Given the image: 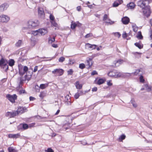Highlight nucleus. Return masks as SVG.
<instances>
[{
	"label": "nucleus",
	"instance_id": "nucleus-1",
	"mask_svg": "<svg viewBox=\"0 0 152 152\" xmlns=\"http://www.w3.org/2000/svg\"><path fill=\"white\" fill-rule=\"evenodd\" d=\"M39 24V21L37 20H30L28 21L27 26L28 28H32L38 26Z\"/></svg>",
	"mask_w": 152,
	"mask_h": 152
},
{
	"label": "nucleus",
	"instance_id": "nucleus-2",
	"mask_svg": "<svg viewBox=\"0 0 152 152\" xmlns=\"http://www.w3.org/2000/svg\"><path fill=\"white\" fill-rule=\"evenodd\" d=\"M108 75L111 77L114 78L119 77L121 76L122 74L121 72H119L117 70H113L110 71L108 74Z\"/></svg>",
	"mask_w": 152,
	"mask_h": 152
},
{
	"label": "nucleus",
	"instance_id": "nucleus-3",
	"mask_svg": "<svg viewBox=\"0 0 152 152\" xmlns=\"http://www.w3.org/2000/svg\"><path fill=\"white\" fill-rule=\"evenodd\" d=\"M19 73L20 75L23 76L28 70V67L26 66L23 67L21 65H18Z\"/></svg>",
	"mask_w": 152,
	"mask_h": 152
},
{
	"label": "nucleus",
	"instance_id": "nucleus-4",
	"mask_svg": "<svg viewBox=\"0 0 152 152\" xmlns=\"http://www.w3.org/2000/svg\"><path fill=\"white\" fill-rule=\"evenodd\" d=\"M10 20V17L7 15H0V23H7Z\"/></svg>",
	"mask_w": 152,
	"mask_h": 152
},
{
	"label": "nucleus",
	"instance_id": "nucleus-5",
	"mask_svg": "<svg viewBox=\"0 0 152 152\" xmlns=\"http://www.w3.org/2000/svg\"><path fill=\"white\" fill-rule=\"evenodd\" d=\"M6 97L10 102L14 103L15 100L17 99V96L15 94L13 95L8 94L6 95Z\"/></svg>",
	"mask_w": 152,
	"mask_h": 152
},
{
	"label": "nucleus",
	"instance_id": "nucleus-6",
	"mask_svg": "<svg viewBox=\"0 0 152 152\" xmlns=\"http://www.w3.org/2000/svg\"><path fill=\"white\" fill-rule=\"evenodd\" d=\"M64 71L62 69H56L52 71L53 74H56V76H60L62 75L64 73Z\"/></svg>",
	"mask_w": 152,
	"mask_h": 152
},
{
	"label": "nucleus",
	"instance_id": "nucleus-7",
	"mask_svg": "<svg viewBox=\"0 0 152 152\" xmlns=\"http://www.w3.org/2000/svg\"><path fill=\"white\" fill-rule=\"evenodd\" d=\"M143 9L144 10L143 11V15L147 17H149L151 13V8L150 6H147L146 7Z\"/></svg>",
	"mask_w": 152,
	"mask_h": 152
},
{
	"label": "nucleus",
	"instance_id": "nucleus-8",
	"mask_svg": "<svg viewBox=\"0 0 152 152\" xmlns=\"http://www.w3.org/2000/svg\"><path fill=\"white\" fill-rule=\"evenodd\" d=\"M147 2H148V0H140L138 2L137 5L142 9H144L146 7L145 5Z\"/></svg>",
	"mask_w": 152,
	"mask_h": 152
},
{
	"label": "nucleus",
	"instance_id": "nucleus-9",
	"mask_svg": "<svg viewBox=\"0 0 152 152\" xmlns=\"http://www.w3.org/2000/svg\"><path fill=\"white\" fill-rule=\"evenodd\" d=\"M26 110V108L25 107L19 106L18 107L17 111H15L17 113V115L23 113Z\"/></svg>",
	"mask_w": 152,
	"mask_h": 152
},
{
	"label": "nucleus",
	"instance_id": "nucleus-10",
	"mask_svg": "<svg viewBox=\"0 0 152 152\" xmlns=\"http://www.w3.org/2000/svg\"><path fill=\"white\" fill-rule=\"evenodd\" d=\"M28 125L26 124H20L18 126V130H25L28 128Z\"/></svg>",
	"mask_w": 152,
	"mask_h": 152
},
{
	"label": "nucleus",
	"instance_id": "nucleus-11",
	"mask_svg": "<svg viewBox=\"0 0 152 152\" xmlns=\"http://www.w3.org/2000/svg\"><path fill=\"white\" fill-rule=\"evenodd\" d=\"M17 115V113L15 111L12 112H8L6 113L5 115L7 117H9L10 118H13Z\"/></svg>",
	"mask_w": 152,
	"mask_h": 152
},
{
	"label": "nucleus",
	"instance_id": "nucleus-12",
	"mask_svg": "<svg viewBox=\"0 0 152 152\" xmlns=\"http://www.w3.org/2000/svg\"><path fill=\"white\" fill-rule=\"evenodd\" d=\"M9 5L6 3H4L0 6V12H1L6 10L8 7Z\"/></svg>",
	"mask_w": 152,
	"mask_h": 152
},
{
	"label": "nucleus",
	"instance_id": "nucleus-13",
	"mask_svg": "<svg viewBox=\"0 0 152 152\" xmlns=\"http://www.w3.org/2000/svg\"><path fill=\"white\" fill-rule=\"evenodd\" d=\"M103 19L106 23H109L110 24H113L114 22L111 21L110 19L108 18V16L106 14L104 15Z\"/></svg>",
	"mask_w": 152,
	"mask_h": 152
},
{
	"label": "nucleus",
	"instance_id": "nucleus-14",
	"mask_svg": "<svg viewBox=\"0 0 152 152\" xmlns=\"http://www.w3.org/2000/svg\"><path fill=\"white\" fill-rule=\"evenodd\" d=\"M18 81L19 83V86L20 87L22 86V85L23 83L24 82L26 81V80L24 77L21 76L18 78Z\"/></svg>",
	"mask_w": 152,
	"mask_h": 152
},
{
	"label": "nucleus",
	"instance_id": "nucleus-15",
	"mask_svg": "<svg viewBox=\"0 0 152 152\" xmlns=\"http://www.w3.org/2000/svg\"><path fill=\"white\" fill-rule=\"evenodd\" d=\"M38 13L39 16L43 18L44 17V12L42 8H38Z\"/></svg>",
	"mask_w": 152,
	"mask_h": 152
},
{
	"label": "nucleus",
	"instance_id": "nucleus-16",
	"mask_svg": "<svg viewBox=\"0 0 152 152\" xmlns=\"http://www.w3.org/2000/svg\"><path fill=\"white\" fill-rule=\"evenodd\" d=\"M122 22L124 24H127L129 22V19L128 17H125L121 19Z\"/></svg>",
	"mask_w": 152,
	"mask_h": 152
},
{
	"label": "nucleus",
	"instance_id": "nucleus-17",
	"mask_svg": "<svg viewBox=\"0 0 152 152\" xmlns=\"http://www.w3.org/2000/svg\"><path fill=\"white\" fill-rule=\"evenodd\" d=\"M92 58H87L86 60V65L88 66V68H90L92 64Z\"/></svg>",
	"mask_w": 152,
	"mask_h": 152
},
{
	"label": "nucleus",
	"instance_id": "nucleus-18",
	"mask_svg": "<svg viewBox=\"0 0 152 152\" xmlns=\"http://www.w3.org/2000/svg\"><path fill=\"white\" fill-rule=\"evenodd\" d=\"M39 34L41 35H44L47 33L48 31L47 29H41L38 30Z\"/></svg>",
	"mask_w": 152,
	"mask_h": 152
},
{
	"label": "nucleus",
	"instance_id": "nucleus-19",
	"mask_svg": "<svg viewBox=\"0 0 152 152\" xmlns=\"http://www.w3.org/2000/svg\"><path fill=\"white\" fill-rule=\"evenodd\" d=\"M123 62L124 61L122 59H119L116 61H115L114 62L115 66H118L120 64H122Z\"/></svg>",
	"mask_w": 152,
	"mask_h": 152
},
{
	"label": "nucleus",
	"instance_id": "nucleus-20",
	"mask_svg": "<svg viewBox=\"0 0 152 152\" xmlns=\"http://www.w3.org/2000/svg\"><path fill=\"white\" fill-rule=\"evenodd\" d=\"M127 7L131 9H134L135 6V5L134 3L131 2L127 5Z\"/></svg>",
	"mask_w": 152,
	"mask_h": 152
},
{
	"label": "nucleus",
	"instance_id": "nucleus-21",
	"mask_svg": "<svg viewBox=\"0 0 152 152\" xmlns=\"http://www.w3.org/2000/svg\"><path fill=\"white\" fill-rule=\"evenodd\" d=\"M32 77L31 73H29V74L28 75L27 74L25 75L24 77L25 79L26 80H27L28 81H29L31 79Z\"/></svg>",
	"mask_w": 152,
	"mask_h": 152
},
{
	"label": "nucleus",
	"instance_id": "nucleus-22",
	"mask_svg": "<svg viewBox=\"0 0 152 152\" xmlns=\"http://www.w3.org/2000/svg\"><path fill=\"white\" fill-rule=\"evenodd\" d=\"M75 85L77 89H80L82 87V85L80 84L79 82V81H76L75 83Z\"/></svg>",
	"mask_w": 152,
	"mask_h": 152
},
{
	"label": "nucleus",
	"instance_id": "nucleus-23",
	"mask_svg": "<svg viewBox=\"0 0 152 152\" xmlns=\"http://www.w3.org/2000/svg\"><path fill=\"white\" fill-rule=\"evenodd\" d=\"M8 136L10 138H16L20 136V135L19 134H9Z\"/></svg>",
	"mask_w": 152,
	"mask_h": 152
},
{
	"label": "nucleus",
	"instance_id": "nucleus-24",
	"mask_svg": "<svg viewBox=\"0 0 152 152\" xmlns=\"http://www.w3.org/2000/svg\"><path fill=\"white\" fill-rule=\"evenodd\" d=\"M7 62V61L3 58H2L0 60V66L2 67L4 64H6Z\"/></svg>",
	"mask_w": 152,
	"mask_h": 152
},
{
	"label": "nucleus",
	"instance_id": "nucleus-25",
	"mask_svg": "<svg viewBox=\"0 0 152 152\" xmlns=\"http://www.w3.org/2000/svg\"><path fill=\"white\" fill-rule=\"evenodd\" d=\"M86 45L88 46V48H92V49H95L97 46L96 45H91L89 43H87Z\"/></svg>",
	"mask_w": 152,
	"mask_h": 152
},
{
	"label": "nucleus",
	"instance_id": "nucleus-26",
	"mask_svg": "<svg viewBox=\"0 0 152 152\" xmlns=\"http://www.w3.org/2000/svg\"><path fill=\"white\" fill-rule=\"evenodd\" d=\"M48 86V83L42 84L40 85L39 88L42 89H44L47 87Z\"/></svg>",
	"mask_w": 152,
	"mask_h": 152
},
{
	"label": "nucleus",
	"instance_id": "nucleus-27",
	"mask_svg": "<svg viewBox=\"0 0 152 152\" xmlns=\"http://www.w3.org/2000/svg\"><path fill=\"white\" fill-rule=\"evenodd\" d=\"M134 45L136 47H137L138 48L140 49L142 48L143 45L141 43L136 42L134 43Z\"/></svg>",
	"mask_w": 152,
	"mask_h": 152
},
{
	"label": "nucleus",
	"instance_id": "nucleus-28",
	"mask_svg": "<svg viewBox=\"0 0 152 152\" xmlns=\"http://www.w3.org/2000/svg\"><path fill=\"white\" fill-rule=\"evenodd\" d=\"M15 61L13 59H10L8 63L10 66H12L15 64Z\"/></svg>",
	"mask_w": 152,
	"mask_h": 152
},
{
	"label": "nucleus",
	"instance_id": "nucleus-29",
	"mask_svg": "<svg viewBox=\"0 0 152 152\" xmlns=\"http://www.w3.org/2000/svg\"><path fill=\"white\" fill-rule=\"evenodd\" d=\"M31 45L33 46H34L36 44V41L34 38H31Z\"/></svg>",
	"mask_w": 152,
	"mask_h": 152
},
{
	"label": "nucleus",
	"instance_id": "nucleus-30",
	"mask_svg": "<svg viewBox=\"0 0 152 152\" xmlns=\"http://www.w3.org/2000/svg\"><path fill=\"white\" fill-rule=\"evenodd\" d=\"M9 152H18L17 150L15 149L13 147H9L8 148Z\"/></svg>",
	"mask_w": 152,
	"mask_h": 152
},
{
	"label": "nucleus",
	"instance_id": "nucleus-31",
	"mask_svg": "<svg viewBox=\"0 0 152 152\" xmlns=\"http://www.w3.org/2000/svg\"><path fill=\"white\" fill-rule=\"evenodd\" d=\"M105 80L102 78L99 79L97 81V84L99 85H101L103 84L105 82Z\"/></svg>",
	"mask_w": 152,
	"mask_h": 152
},
{
	"label": "nucleus",
	"instance_id": "nucleus-32",
	"mask_svg": "<svg viewBox=\"0 0 152 152\" xmlns=\"http://www.w3.org/2000/svg\"><path fill=\"white\" fill-rule=\"evenodd\" d=\"M55 37H53V38L50 37L48 38V42L49 43L52 44L53 42L55 41Z\"/></svg>",
	"mask_w": 152,
	"mask_h": 152
},
{
	"label": "nucleus",
	"instance_id": "nucleus-33",
	"mask_svg": "<svg viewBox=\"0 0 152 152\" xmlns=\"http://www.w3.org/2000/svg\"><path fill=\"white\" fill-rule=\"evenodd\" d=\"M22 41L21 40H19L15 44V46L17 47H19L21 45L22 43Z\"/></svg>",
	"mask_w": 152,
	"mask_h": 152
},
{
	"label": "nucleus",
	"instance_id": "nucleus-34",
	"mask_svg": "<svg viewBox=\"0 0 152 152\" xmlns=\"http://www.w3.org/2000/svg\"><path fill=\"white\" fill-rule=\"evenodd\" d=\"M48 14H50L49 18L50 20L52 21L54 20L55 19V18L54 16L52 14V13L51 12H48Z\"/></svg>",
	"mask_w": 152,
	"mask_h": 152
},
{
	"label": "nucleus",
	"instance_id": "nucleus-35",
	"mask_svg": "<svg viewBox=\"0 0 152 152\" xmlns=\"http://www.w3.org/2000/svg\"><path fill=\"white\" fill-rule=\"evenodd\" d=\"M77 92L78 93L80 96H82L85 94L87 92L86 91H85L84 92H83L82 90L80 91L78 90Z\"/></svg>",
	"mask_w": 152,
	"mask_h": 152
},
{
	"label": "nucleus",
	"instance_id": "nucleus-36",
	"mask_svg": "<svg viewBox=\"0 0 152 152\" xmlns=\"http://www.w3.org/2000/svg\"><path fill=\"white\" fill-rule=\"evenodd\" d=\"M144 86L145 88L146 89V90L147 91H151V88L149 87L148 85L147 84H145L144 85Z\"/></svg>",
	"mask_w": 152,
	"mask_h": 152
},
{
	"label": "nucleus",
	"instance_id": "nucleus-37",
	"mask_svg": "<svg viewBox=\"0 0 152 152\" xmlns=\"http://www.w3.org/2000/svg\"><path fill=\"white\" fill-rule=\"evenodd\" d=\"M77 25L76 23H72L71 26V28L72 29H74L77 26Z\"/></svg>",
	"mask_w": 152,
	"mask_h": 152
},
{
	"label": "nucleus",
	"instance_id": "nucleus-38",
	"mask_svg": "<svg viewBox=\"0 0 152 152\" xmlns=\"http://www.w3.org/2000/svg\"><path fill=\"white\" fill-rule=\"evenodd\" d=\"M137 37L139 39H142L143 38V37L142 35L141 32L140 31L139 32L137 36Z\"/></svg>",
	"mask_w": 152,
	"mask_h": 152
},
{
	"label": "nucleus",
	"instance_id": "nucleus-39",
	"mask_svg": "<svg viewBox=\"0 0 152 152\" xmlns=\"http://www.w3.org/2000/svg\"><path fill=\"white\" fill-rule=\"evenodd\" d=\"M119 4H120L117 1H115L113 3V7H118Z\"/></svg>",
	"mask_w": 152,
	"mask_h": 152
},
{
	"label": "nucleus",
	"instance_id": "nucleus-40",
	"mask_svg": "<svg viewBox=\"0 0 152 152\" xmlns=\"http://www.w3.org/2000/svg\"><path fill=\"white\" fill-rule=\"evenodd\" d=\"M65 58L63 57H61L58 59V61L62 63L65 61Z\"/></svg>",
	"mask_w": 152,
	"mask_h": 152
},
{
	"label": "nucleus",
	"instance_id": "nucleus-41",
	"mask_svg": "<svg viewBox=\"0 0 152 152\" xmlns=\"http://www.w3.org/2000/svg\"><path fill=\"white\" fill-rule=\"evenodd\" d=\"M85 67V65L83 63H81L79 64V67L81 69H83Z\"/></svg>",
	"mask_w": 152,
	"mask_h": 152
},
{
	"label": "nucleus",
	"instance_id": "nucleus-42",
	"mask_svg": "<svg viewBox=\"0 0 152 152\" xmlns=\"http://www.w3.org/2000/svg\"><path fill=\"white\" fill-rule=\"evenodd\" d=\"M132 28L133 31L135 32H136L137 31L138 27L136 25L132 26Z\"/></svg>",
	"mask_w": 152,
	"mask_h": 152
},
{
	"label": "nucleus",
	"instance_id": "nucleus-43",
	"mask_svg": "<svg viewBox=\"0 0 152 152\" xmlns=\"http://www.w3.org/2000/svg\"><path fill=\"white\" fill-rule=\"evenodd\" d=\"M45 152H54L53 150L51 148H48L45 150Z\"/></svg>",
	"mask_w": 152,
	"mask_h": 152
},
{
	"label": "nucleus",
	"instance_id": "nucleus-44",
	"mask_svg": "<svg viewBox=\"0 0 152 152\" xmlns=\"http://www.w3.org/2000/svg\"><path fill=\"white\" fill-rule=\"evenodd\" d=\"M3 69H5L6 70H7L8 69V66L6 64H4V65H3L2 67Z\"/></svg>",
	"mask_w": 152,
	"mask_h": 152
},
{
	"label": "nucleus",
	"instance_id": "nucleus-45",
	"mask_svg": "<svg viewBox=\"0 0 152 152\" xmlns=\"http://www.w3.org/2000/svg\"><path fill=\"white\" fill-rule=\"evenodd\" d=\"M73 72V71L72 69H70L67 71L68 75H71L72 74Z\"/></svg>",
	"mask_w": 152,
	"mask_h": 152
},
{
	"label": "nucleus",
	"instance_id": "nucleus-46",
	"mask_svg": "<svg viewBox=\"0 0 152 152\" xmlns=\"http://www.w3.org/2000/svg\"><path fill=\"white\" fill-rule=\"evenodd\" d=\"M126 136L125 135L122 134L121 136L119 138V139L120 140V141L123 140L125 138Z\"/></svg>",
	"mask_w": 152,
	"mask_h": 152
},
{
	"label": "nucleus",
	"instance_id": "nucleus-47",
	"mask_svg": "<svg viewBox=\"0 0 152 152\" xmlns=\"http://www.w3.org/2000/svg\"><path fill=\"white\" fill-rule=\"evenodd\" d=\"M32 34L34 35H36L39 34V31L37 30L36 31H33Z\"/></svg>",
	"mask_w": 152,
	"mask_h": 152
},
{
	"label": "nucleus",
	"instance_id": "nucleus-48",
	"mask_svg": "<svg viewBox=\"0 0 152 152\" xmlns=\"http://www.w3.org/2000/svg\"><path fill=\"white\" fill-rule=\"evenodd\" d=\"M93 36V34L92 33H89L87 34L85 36V38H88L90 37H91Z\"/></svg>",
	"mask_w": 152,
	"mask_h": 152
},
{
	"label": "nucleus",
	"instance_id": "nucleus-49",
	"mask_svg": "<svg viewBox=\"0 0 152 152\" xmlns=\"http://www.w3.org/2000/svg\"><path fill=\"white\" fill-rule=\"evenodd\" d=\"M51 24L54 26L56 27L57 26V23L54 20L51 22Z\"/></svg>",
	"mask_w": 152,
	"mask_h": 152
},
{
	"label": "nucleus",
	"instance_id": "nucleus-50",
	"mask_svg": "<svg viewBox=\"0 0 152 152\" xmlns=\"http://www.w3.org/2000/svg\"><path fill=\"white\" fill-rule=\"evenodd\" d=\"M140 69H138L136 70L134 72V74L135 75H137L140 72Z\"/></svg>",
	"mask_w": 152,
	"mask_h": 152
},
{
	"label": "nucleus",
	"instance_id": "nucleus-51",
	"mask_svg": "<svg viewBox=\"0 0 152 152\" xmlns=\"http://www.w3.org/2000/svg\"><path fill=\"white\" fill-rule=\"evenodd\" d=\"M99 54L98 53L93 54L92 56H91V58H92V59L94 58L95 57H96V56H99Z\"/></svg>",
	"mask_w": 152,
	"mask_h": 152
},
{
	"label": "nucleus",
	"instance_id": "nucleus-52",
	"mask_svg": "<svg viewBox=\"0 0 152 152\" xmlns=\"http://www.w3.org/2000/svg\"><path fill=\"white\" fill-rule=\"evenodd\" d=\"M140 82H141L143 83L144 82L145 80L143 79V76H141L140 77Z\"/></svg>",
	"mask_w": 152,
	"mask_h": 152
},
{
	"label": "nucleus",
	"instance_id": "nucleus-53",
	"mask_svg": "<svg viewBox=\"0 0 152 152\" xmlns=\"http://www.w3.org/2000/svg\"><path fill=\"white\" fill-rule=\"evenodd\" d=\"M80 96L77 92L74 95V97L76 99H77L79 98V96Z\"/></svg>",
	"mask_w": 152,
	"mask_h": 152
},
{
	"label": "nucleus",
	"instance_id": "nucleus-54",
	"mask_svg": "<svg viewBox=\"0 0 152 152\" xmlns=\"http://www.w3.org/2000/svg\"><path fill=\"white\" fill-rule=\"evenodd\" d=\"M111 81L110 80H108L107 82V84L109 86H111L113 84L111 82Z\"/></svg>",
	"mask_w": 152,
	"mask_h": 152
},
{
	"label": "nucleus",
	"instance_id": "nucleus-55",
	"mask_svg": "<svg viewBox=\"0 0 152 152\" xmlns=\"http://www.w3.org/2000/svg\"><path fill=\"white\" fill-rule=\"evenodd\" d=\"M45 95V93L43 92H42L40 93V94L39 96L40 97L42 98Z\"/></svg>",
	"mask_w": 152,
	"mask_h": 152
},
{
	"label": "nucleus",
	"instance_id": "nucleus-56",
	"mask_svg": "<svg viewBox=\"0 0 152 152\" xmlns=\"http://www.w3.org/2000/svg\"><path fill=\"white\" fill-rule=\"evenodd\" d=\"M97 72L96 71L94 70L91 73V75H97Z\"/></svg>",
	"mask_w": 152,
	"mask_h": 152
},
{
	"label": "nucleus",
	"instance_id": "nucleus-57",
	"mask_svg": "<svg viewBox=\"0 0 152 152\" xmlns=\"http://www.w3.org/2000/svg\"><path fill=\"white\" fill-rule=\"evenodd\" d=\"M19 93L20 94L26 93L25 91L24 90H21L19 91Z\"/></svg>",
	"mask_w": 152,
	"mask_h": 152
},
{
	"label": "nucleus",
	"instance_id": "nucleus-58",
	"mask_svg": "<svg viewBox=\"0 0 152 152\" xmlns=\"http://www.w3.org/2000/svg\"><path fill=\"white\" fill-rule=\"evenodd\" d=\"M115 35L116 36L119 37L121 36V34L119 32H116L115 33Z\"/></svg>",
	"mask_w": 152,
	"mask_h": 152
},
{
	"label": "nucleus",
	"instance_id": "nucleus-59",
	"mask_svg": "<svg viewBox=\"0 0 152 152\" xmlns=\"http://www.w3.org/2000/svg\"><path fill=\"white\" fill-rule=\"evenodd\" d=\"M38 67V66H36L34 67V70L33 71V72H36L37 70Z\"/></svg>",
	"mask_w": 152,
	"mask_h": 152
},
{
	"label": "nucleus",
	"instance_id": "nucleus-60",
	"mask_svg": "<svg viewBox=\"0 0 152 152\" xmlns=\"http://www.w3.org/2000/svg\"><path fill=\"white\" fill-rule=\"evenodd\" d=\"M52 46L55 48H57L58 47V45L56 44H53L52 45Z\"/></svg>",
	"mask_w": 152,
	"mask_h": 152
},
{
	"label": "nucleus",
	"instance_id": "nucleus-61",
	"mask_svg": "<svg viewBox=\"0 0 152 152\" xmlns=\"http://www.w3.org/2000/svg\"><path fill=\"white\" fill-rule=\"evenodd\" d=\"M97 88L96 87H94L92 88V91H97Z\"/></svg>",
	"mask_w": 152,
	"mask_h": 152
},
{
	"label": "nucleus",
	"instance_id": "nucleus-62",
	"mask_svg": "<svg viewBox=\"0 0 152 152\" xmlns=\"http://www.w3.org/2000/svg\"><path fill=\"white\" fill-rule=\"evenodd\" d=\"M127 34L125 32L124 34H123L122 37L124 38H126L127 37Z\"/></svg>",
	"mask_w": 152,
	"mask_h": 152
},
{
	"label": "nucleus",
	"instance_id": "nucleus-63",
	"mask_svg": "<svg viewBox=\"0 0 152 152\" xmlns=\"http://www.w3.org/2000/svg\"><path fill=\"white\" fill-rule=\"evenodd\" d=\"M29 99L30 101H33L35 99V98L32 96H30L29 97Z\"/></svg>",
	"mask_w": 152,
	"mask_h": 152
},
{
	"label": "nucleus",
	"instance_id": "nucleus-64",
	"mask_svg": "<svg viewBox=\"0 0 152 152\" xmlns=\"http://www.w3.org/2000/svg\"><path fill=\"white\" fill-rule=\"evenodd\" d=\"M150 37L151 39L152 40V30L151 29L150 30Z\"/></svg>",
	"mask_w": 152,
	"mask_h": 152
}]
</instances>
